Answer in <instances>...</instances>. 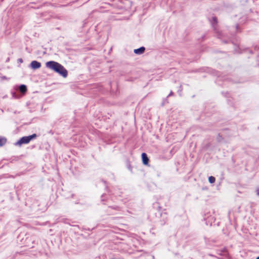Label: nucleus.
I'll list each match as a JSON object with an SVG mask.
<instances>
[{
	"mask_svg": "<svg viewBox=\"0 0 259 259\" xmlns=\"http://www.w3.org/2000/svg\"><path fill=\"white\" fill-rule=\"evenodd\" d=\"M215 179L213 176H210L208 178V181L210 183H211V184L214 183L215 182Z\"/></svg>",
	"mask_w": 259,
	"mask_h": 259,
	"instance_id": "obj_8",
	"label": "nucleus"
},
{
	"mask_svg": "<svg viewBox=\"0 0 259 259\" xmlns=\"http://www.w3.org/2000/svg\"><path fill=\"white\" fill-rule=\"evenodd\" d=\"M142 158L144 164L147 165L148 164L149 158H148L147 155L145 153H143L142 154Z\"/></svg>",
	"mask_w": 259,
	"mask_h": 259,
	"instance_id": "obj_4",
	"label": "nucleus"
},
{
	"mask_svg": "<svg viewBox=\"0 0 259 259\" xmlns=\"http://www.w3.org/2000/svg\"><path fill=\"white\" fill-rule=\"evenodd\" d=\"M19 90L21 93H25L27 91V87L25 85L22 84L19 87Z\"/></svg>",
	"mask_w": 259,
	"mask_h": 259,
	"instance_id": "obj_6",
	"label": "nucleus"
},
{
	"mask_svg": "<svg viewBox=\"0 0 259 259\" xmlns=\"http://www.w3.org/2000/svg\"><path fill=\"white\" fill-rule=\"evenodd\" d=\"M36 137L37 136L35 134L29 136L23 137L16 142V145L21 146L22 144H28L31 140L35 139Z\"/></svg>",
	"mask_w": 259,
	"mask_h": 259,
	"instance_id": "obj_2",
	"label": "nucleus"
},
{
	"mask_svg": "<svg viewBox=\"0 0 259 259\" xmlns=\"http://www.w3.org/2000/svg\"><path fill=\"white\" fill-rule=\"evenodd\" d=\"M30 66L33 69H37L41 67V63L36 61H32L30 63Z\"/></svg>",
	"mask_w": 259,
	"mask_h": 259,
	"instance_id": "obj_3",
	"label": "nucleus"
},
{
	"mask_svg": "<svg viewBox=\"0 0 259 259\" xmlns=\"http://www.w3.org/2000/svg\"><path fill=\"white\" fill-rule=\"evenodd\" d=\"M256 259H259V256L257 257Z\"/></svg>",
	"mask_w": 259,
	"mask_h": 259,
	"instance_id": "obj_10",
	"label": "nucleus"
},
{
	"mask_svg": "<svg viewBox=\"0 0 259 259\" xmlns=\"http://www.w3.org/2000/svg\"><path fill=\"white\" fill-rule=\"evenodd\" d=\"M46 66L47 68L58 73L63 77H66L68 75V72L64 67L57 62L54 61H48L46 63Z\"/></svg>",
	"mask_w": 259,
	"mask_h": 259,
	"instance_id": "obj_1",
	"label": "nucleus"
},
{
	"mask_svg": "<svg viewBox=\"0 0 259 259\" xmlns=\"http://www.w3.org/2000/svg\"><path fill=\"white\" fill-rule=\"evenodd\" d=\"M145 50V48L142 47L139 49L134 50V53L136 54H141L144 52Z\"/></svg>",
	"mask_w": 259,
	"mask_h": 259,
	"instance_id": "obj_5",
	"label": "nucleus"
},
{
	"mask_svg": "<svg viewBox=\"0 0 259 259\" xmlns=\"http://www.w3.org/2000/svg\"><path fill=\"white\" fill-rule=\"evenodd\" d=\"M257 194L259 196V189L257 190Z\"/></svg>",
	"mask_w": 259,
	"mask_h": 259,
	"instance_id": "obj_9",
	"label": "nucleus"
},
{
	"mask_svg": "<svg viewBox=\"0 0 259 259\" xmlns=\"http://www.w3.org/2000/svg\"><path fill=\"white\" fill-rule=\"evenodd\" d=\"M7 142L6 138L0 137V146H4Z\"/></svg>",
	"mask_w": 259,
	"mask_h": 259,
	"instance_id": "obj_7",
	"label": "nucleus"
}]
</instances>
